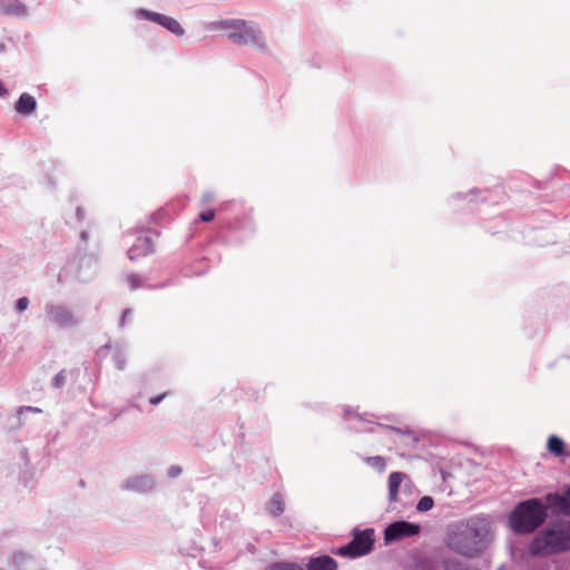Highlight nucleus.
<instances>
[{"label": "nucleus", "instance_id": "nucleus-1", "mask_svg": "<svg viewBox=\"0 0 570 570\" xmlns=\"http://www.w3.org/2000/svg\"><path fill=\"white\" fill-rule=\"evenodd\" d=\"M490 534V518L487 515H473L449 527L445 544L454 552L473 558L485 548Z\"/></svg>", "mask_w": 570, "mask_h": 570}, {"label": "nucleus", "instance_id": "nucleus-2", "mask_svg": "<svg viewBox=\"0 0 570 570\" xmlns=\"http://www.w3.org/2000/svg\"><path fill=\"white\" fill-rule=\"evenodd\" d=\"M209 30L226 32L229 41L238 46H248L262 53H268L266 36L259 24L252 20L225 19L210 22Z\"/></svg>", "mask_w": 570, "mask_h": 570}, {"label": "nucleus", "instance_id": "nucleus-3", "mask_svg": "<svg viewBox=\"0 0 570 570\" xmlns=\"http://www.w3.org/2000/svg\"><path fill=\"white\" fill-rule=\"evenodd\" d=\"M547 515V504L540 499H529L513 509L509 517V524L514 533H531L546 521Z\"/></svg>", "mask_w": 570, "mask_h": 570}, {"label": "nucleus", "instance_id": "nucleus-4", "mask_svg": "<svg viewBox=\"0 0 570 570\" xmlns=\"http://www.w3.org/2000/svg\"><path fill=\"white\" fill-rule=\"evenodd\" d=\"M570 550V521H561L540 532L530 544L534 556H548Z\"/></svg>", "mask_w": 570, "mask_h": 570}, {"label": "nucleus", "instance_id": "nucleus-5", "mask_svg": "<svg viewBox=\"0 0 570 570\" xmlns=\"http://www.w3.org/2000/svg\"><path fill=\"white\" fill-rule=\"evenodd\" d=\"M374 546V529H354L353 539L341 547L337 553L344 557L358 558L370 553Z\"/></svg>", "mask_w": 570, "mask_h": 570}, {"label": "nucleus", "instance_id": "nucleus-6", "mask_svg": "<svg viewBox=\"0 0 570 570\" xmlns=\"http://www.w3.org/2000/svg\"><path fill=\"white\" fill-rule=\"evenodd\" d=\"M48 321L60 328L71 327L77 324L72 312L60 304L48 303L45 307Z\"/></svg>", "mask_w": 570, "mask_h": 570}, {"label": "nucleus", "instance_id": "nucleus-7", "mask_svg": "<svg viewBox=\"0 0 570 570\" xmlns=\"http://www.w3.org/2000/svg\"><path fill=\"white\" fill-rule=\"evenodd\" d=\"M156 485V479L150 473H140L126 478L121 482V489L135 493H147L154 490Z\"/></svg>", "mask_w": 570, "mask_h": 570}, {"label": "nucleus", "instance_id": "nucleus-8", "mask_svg": "<svg viewBox=\"0 0 570 570\" xmlns=\"http://www.w3.org/2000/svg\"><path fill=\"white\" fill-rule=\"evenodd\" d=\"M419 532V524L407 521H396L385 528L384 539L386 542H393L403 538L413 537Z\"/></svg>", "mask_w": 570, "mask_h": 570}, {"label": "nucleus", "instance_id": "nucleus-9", "mask_svg": "<svg viewBox=\"0 0 570 570\" xmlns=\"http://www.w3.org/2000/svg\"><path fill=\"white\" fill-rule=\"evenodd\" d=\"M154 250V237L149 234L138 236L135 244L128 249L130 261L148 255Z\"/></svg>", "mask_w": 570, "mask_h": 570}, {"label": "nucleus", "instance_id": "nucleus-10", "mask_svg": "<svg viewBox=\"0 0 570 570\" xmlns=\"http://www.w3.org/2000/svg\"><path fill=\"white\" fill-rule=\"evenodd\" d=\"M0 13L14 18H27L30 12L21 0H0Z\"/></svg>", "mask_w": 570, "mask_h": 570}, {"label": "nucleus", "instance_id": "nucleus-11", "mask_svg": "<svg viewBox=\"0 0 570 570\" xmlns=\"http://www.w3.org/2000/svg\"><path fill=\"white\" fill-rule=\"evenodd\" d=\"M14 109L21 116H30L37 110V100L30 94L23 92L17 100Z\"/></svg>", "mask_w": 570, "mask_h": 570}, {"label": "nucleus", "instance_id": "nucleus-12", "mask_svg": "<svg viewBox=\"0 0 570 570\" xmlns=\"http://www.w3.org/2000/svg\"><path fill=\"white\" fill-rule=\"evenodd\" d=\"M409 480V476L403 472H392L387 479L389 501L395 502L399 497L401 484Z\"/></svg>", "mask_w": 570, "mask_h": 570}, {"label": "nucleus", "instance_id": "nucleus-13", "mask_svg": "<svg viewBox=\"0 0 570 570\" xmlns=\"http://www.w3.org/2000/svg\"><path fill=\"white\" fill-rule=\"evenodd\" d=\"M157 24L167 29L169 32H171L173 35H175L177 37H181L185 33V30L181 27V24L178 22V20H176L173 17L163 14V13H160Z\"/></svg>", "mask_w": 570, "mask_h": 570}, {"label": "nucleus", "instance_id": "nucleus-14", "mask_svg": "<svg viewBox=\"0 0 570 570\" xmlns=\"http://www.w3.org/2000/svg\"><path fill=\"white\" fill-rule=\"evenodd\" d=\"M336 569H337L336 561L328 556L314 558L307 564V570H336Z\"/></svg>", "mask_w": 570, "mask_h": 570}, {"label": "nucleus", "instance_id": "nucleus-15", "mask_svg": "<svg viewBox=\"0 0 570 570\" xmlns=\"http://www.w3.org/2000/svg\"><path fill=\"white\" fill-rule=\"evenodd\" d=\"M266 509L268 513L273 517L281 515L285 510L284 495L279 492L274 493L273 497L267 502Z\"/></svg>", "mask_w": 570, "mask_h": 570}, {"label": "nucleus", "instance_id": "nucleus-16", "mask_svg": "<svg viewBox=\"0 0 570 570\" xmlns=\"http://www.w3.org/2000/svg\"><path fill=\"white\" fill-rule=\"evenodd\" d=\"M160 13L148 9H134L130 11V17L136 21H150L157 24Z\"/></svg>", "mask_w": 570, "mask_h": 570}, {"label": "nucleus", "instance_id": "nucleus-17", "mask_svg": "<svg viewBox=\"0 0 570 570\" xmlns=\"http://www.w3.org/2000/svg\"><path fill=\"white\" fill-rule=\"evenodd\" d=\"M547 449L554 456L564 455V442L558 435L552 434L548 438Z\"/></svg>", "mask_w": 570, "mask_h": 570}, {"label": "nucleus", "instance_id": "nucleus-18", "mask_svg": "<svg viewBox=\"0 0 570 570\" xmlns=\"http://www.w3.org/2000/svg\"><path fill=\"white\" fill-rule=\"evenodd\" d=\"M548 499L551 500L563 513L570 515V488L563 495H549Z\"/></svg>", "mask_w": 570, "mask_h": 570}, {"label": "nucleus", "instance_id": "nucleus-19", "mask_svg": "<svg viewBox=\"0 0 570 570\" xmlns=\"http://www.w3.org/2000/svg\"><path fill=\"white\" fill-rule=\"evenodd\" d=\"M363 461L373 470L377 471L379 473H383L386 469V460L385 458L381 455L375 456H364Z\"/></svg>", "mask_w": 570, "mask_h": 570}, {"label": "nucleus", "instance_id": "nucleus-20", "mask_svg": "<svg viewBox=\"0 0 570 570\" xmlns=\"http://www.w3.org/2000/svg\"><path fill=\"white\" fill-rule=\"evenodd\" d=\"M24 412H32V413H40L41 410L39 407H36V406H20L16 410V414H14V419H16V423L12 424L10 426V429H20L21 425H22V422H21V415L24 413Z\"/></svg>", "mask_w": 570, "mask_h": 570}, {"label": "nucleus", "instance_id": "nucleus-21", "mask_svg": "<svg viewBox=\"0 0 570 570\" xmlns=\"http://www.w3.org/2000/svg\"><path fill=\"white\" fill-rule=\"evenodd\" d=\"M344 417H345V420L347 422H350V428L351 429L356 430V431H361L362 430L360 426H357L356 424L352 423L354 420L357 421V422L363 421V417L360 414L355 413L351 409H345Z\"/></svg>", "mask_w": 570, "mask_h": 570}, {"label": "nucleus", "instance_id": "nucleus-22", "mask_svg": "<svg viewBox=\"0 0 570 570\" xmlns=\"http://www.w3.org/2000/svg\"><path fill=\"white\" fill-rule=\"evenodd\" d=\"M434 505V500L429 497V495H425L423 498L420 499V501L417 502L416 504V510L420 511V512H426L429 510H431Z\"/></svg>", "mask_w": 570, "mask_h": 570}, {"label": "nucleus", "instance_id": "nucleus-23", "mask_svg": "<svg viewBox=\"0 0 570 570\" xmlns=\"http://www.w3.org/2000/svg\"><path fill=\"white\" fill-rule=\"evenodd\" d=\"M265 570H302V568L292 562H277L269 566Z\"/></svg>", "mask_w": 570, "mask_h": 570}, {"label": "nucleus", "instance_id": "nucleus-24", "mask_svg": "<svg viewBox=\"0 0 570 570\" xmlns=\"http://www.w3.org/2000/svg\"><path fill=\"white\" fill-rule=\"evenodd\" d=\"M128 286L131 289L140 288L144 286V279L140 275L131 274L127 277Z\"/></svg>", "mask_w": 570, "mask_h": 570}, {"label": "nucleus", "instance_id": "nucleus-25", "mask_svg": "<svg viewBox=\"0 0 570 570\" xmlns=\"http://www.w3.org/2000/svg\"><path fill=\"white\" fill-rule=\"evenodd\" d=\"M67 381V371L61 370L59 373H57L52 379V386L56 389H61Z\"/></svg>", "mask_w": 570, "mask_h": 570}, {"label": "nucleus", "instance_id": "nucleus-26", "mask_svg": "<svg viewBox=\"0 0 570 570\" xmlns=\"http://www.w3.org/2000/svg\"><path fill=\"white\" fill-rule=\"evenodd\" d=\"M115 366L118 370H124L126 365V355L122 351H117L114 355Z\"/></svg>", "mask_w": 570, "mask_h": 570}, {"label": "nucleus", "instance_id": "nucleus-27", "mask_svg": "<svg viewBox=\"0 0 570 570\" xmlns=\"http://www.w3.org/2000/svg\"><path fill=\"white\" fill-rule=\"evenodd\" d=\"M29 303L30 302H29L28 297L23 296V297L18 298V301L16 302V311L18 313L24 312L28 308Z\"/></svg>", "mask_w": 570, "mask_h": 570}, {"label": "nucleus", "instance_id": "nucleus-28", "mask_svg": "<svg viewBox=\"0 0 570 570\" xmlns=\"http://www.w3.org/2000/svg\"><path fill=\"white\" fill-rule=\"evenodd\" d=\"M478 190L476 189H471L468 194H463V193H455L451 196V200L453 203H456L459 200H462V199H465L469 195H473L475 194Z\"/></svg>", "mask_w": 570, "mask_h": 570}, {"label": "nucleus", "instance_id": "nucleus-29", "mask_svg": "<svg viewBox=\"0 0 570 570\" xmlns=\"http://www.w3.org/2000/svg\"><path fill=\"white\" fill-rule=\"evenodd\" d=\"M24 560L31 561L30 558L23 552L14 553L13 561L18 567H21Z\"/></svg>", "mask_w": 570, "mask_h": 570}, {"label": "nucleus", "instance_id": "nucleus-30", "mask_svg": "<svg viewBox=\"0 0 570 570\" xmlns=\"http://www.w3.org/2000/svg\"><path fill=\"white\" fill-rule=\"evenodd\" d=\"M181 474V468L178 465H171L167 470V475L171 479L177 478Z\"/></svg>", "mask_w": 570, "mask_h": 570}, {"label": "nucleus", "instance_id": "nucleus-31", "mask_svg": "<svg viewBox=\"0 0 570 570\" xmlns=\"http://www.w3.org/2000/svg\"><path fill=\"white\" fill-rule=\"evenodd\" d=\"M214 217H215L214 210H206V212L200 213V215H199L200 220L206 222V223L212 222L214 219Z\"/></svg>", "mask_w": 570, "mask_h": 570}, {"label": "nucleus", "instance_id": "nucleus-32", "mask_svg": "<svg viewBox=\"0 0 570 570\" xmlns=\"http://www.w3.org/2000/svg\"><path fill=\"white\" fill-rule=\"evenodd\" d=\"M167 396V393H163L156 396H153L149 399V403L153 405H158L165 397Z\"/></svg>", "mask_w": 570, "mask_h": 570}, {"label": "nucleus", "instance_id": "nucleus-33", "mask_svg": "<svg viewBox=\"0 0 570 570\" xmlns=\"http://www.w3.org/2000/svg\"><path fill=\"white\" fill-rule=\"evenodd\" d=\"M131 315H132V311L131 309L124 311L122 316H121V322H120L122 326L126 324V322L128 320H130Z\"/></svg>", "mask_w": 570, "mask_h": 570}, {"label": "nucleus", "instance_id": "nucleus-34", "mask_svg": "<svg viewBox=\"0 0 570 570\" xmlns=\"http://www.w3.org/2000/svg\"><path fill=\"white\" fill-rule=\"evenodd\" d=\"M77 219L81 222L85 218V210L82 207H77L76 209Z\"/></svg>", "mask_w": 570, "mask_h": 570}, {"label": "nucleus", "instance_id": "nucleus-35", "mask_svg": "<svg viewBox=\"0 0 570 570\" xmlns=\"http://www.w3.org/2000/svg\"><path fill=\"white\" fill-rule=\"evenodd\" d=\"M8 90L4 88L2 82L0 81V97L6 96Z\"/></svg>", "mask_w": 570, "mask_h": 570}, {"label": "nucleus", "instance_id": "nucleus-36", "mask_svg": "<svg viewBox=\"0 0 570 570\" xmlns=\"http://www.w3.org/2000/svg\"><path fill=\"white\" fill-rule=\"evenodd\" d=\"M204 197H205V200H206V202H209V200H212V199L214 198V194H213V193H206V194L204 195Z\"/></svg>", "mask_w": 570, "mask_h": 570}, {"label": "nucleus", "instance_id": "nucleus-37", "mask_svg": "<svg viewBox=\"0 0 570 570\" xmlns=\"http://www.w3.org/2000/svg\"><path fill=\"white\" fill-rule=\"evenodd\" d=\"M381 428H382L384 431H394V432H397V433H400V432H401V430H400V429H391V428H387V426H384V428H383V426H381Z\"/></svg>", "mask_w": 570, "mask_h": 570}, {"label": "nucleus", "instance_id": "nucleus-38", "mask_svg": "<svg viewBox=\"0 0 570 570\" xmlns=\"http://www.w3.org/2000/svg\"><path fill=\"white\" fill-rule=\"evenodd\" d=\"M80 237H81L83 240H86V239H87V237H88L87 232H81Z\"/></svg>", "mask_w": 570, "mask_h": 570}, {"label": "nucleus", "instance_id": "nucleus-39", "mask_svg": "<svg viewBox=\"0 0 570 570\" xmlns=\"http://www.w3.org/2000/svg\"><path fill=\"white\" fill-rule=\"evenodd\" d=\"M4 50V45L0 42V52Z\"/></svg>", "mask_w": 570, "mask_h": 570}]
</instances>
